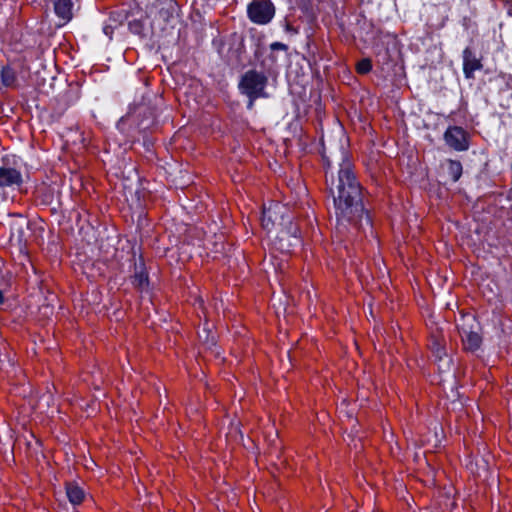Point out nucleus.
Segmentation results:
<instances>
[{"mask_svg": "<svg viewBox=\"0 0 512 512\" xmlns=\"http://www.w3.org/2000/svg\"><path fill=\"white\" fill-rule=\"evenodd\" d=\"M133 285L138 288L139 290L143 291L148 287V275L147 273L141 269L140 271H137L135 275L133 276L132 280Z\"/></svg>", "mask_w": 512, "mask_h": 512, "instance_id": "16", "label": "nucleus"}, {"mask_svg": "<svg viewBox=\"0 0 512 512\" xmlns=\"http://www.w3.org/2000/svg\"><path fill=\"white\" fill-rule=\"evenodd\" d=\"M73 0H55L54 10L56 15L63 20V24L69 22L73 17Z\"/></svg>", "mask_w": 512, "mask_h": 512, "instance_id": "11", "label": "nucleus"}, {"mask_svg": "<svg viewBox=\"0 0 512 512\" xmlns=\"http://www.w3.org/2000/svg\"><path fill=\"white\" fill-rule=\"evenodd\" d=\"M326 168V184L333 198L338 223H358L365 218L370 224V217L363 206L362 187L355 175L354 165L348 151L340 145L323 149Z\"/></svg>", "mask_w": 512, "mask_h": 512, "instance_id": "1", "label": "nucleus"}, {"mask_svg": "<svg viewBox=\"0 0 512 512\" xmlns=\"http://www.w3.org/2000/svg\"><path fill=\"white\" fill-rule=\"evenodd\" d=\"M249 19L259 25L268 24L275 15V7L269 0H255L247 7Z\"/></svg>", "mask_w": 512, "mask_h": 512, "instance_id": "4", "label": "nucleus"}, {"mask_svg": "<svg viewBox=\"0 0 512 512\" xmlns=\"http://www.w3.org/2000/svg\"><path fill=\"white\" fill-rule=\"evenodd\" d=\"M203 333L205 335H202L200 332H199V338L201 340H203L204 342H206L208 345H214L215 344V339H214V336L211 337V339L209 338V333L206 329H203Z\"/></svg>", "mask_w": 512, "mask_h": 512, "instance_id": "19", "label": "nucleus"}, {"mask_svg": "<svg viewBox=\"0 0 512 512\" xmlns=\"http://www.w3.org/2000/svg\"><path fill=\"white\" fill-rule=\"evenodd\" d=\"M431 352L435 357V360L439 362V370H449L451 359L447 356L446 351L442 343L438 339H433L430 345Z\"/></svg>", "mask_w": 512, "mask_h": 512, "instance_id": "10", "label": "nucleus"}, {"mask_svg": "<svg viewBox=\"0 0 512 512\" xmlns=\"http://www.w3.org/2000/svg\"><path fill=\"white\" fill-rule=\"evenodd\" d=\"M271 50H286L287 46L280 42H274L270 45Z\"/></svg>", "mask_w": 512, "mask_h": 512, "instance_id": "20", "label": "nucleus"}, {"mask_svg": "<svg viewBox=\"0 0 512 512\" xmlns=\"http://www.w3.org/2000/svg\"><path fill=\"white\" fill-rule=\"evenodd\" d=\"M129 29L134 34H140L143 30V25L139 20H133L128 23Z\"/></svg>", "mask_w": 512, "mask_h": 512, "instance_id": "18", "label": "nucleus"}, {"mask_svg": "<svg viewBox=\"0 0 512 512\" xmlns=\"http://www.w3.org/2000/svg\"><path fill=\"white\" fill-rule=\"evenodd\" d=\"M282 210H284V207L278 203L271 204L268 208H264L261 219L263 228L269 231L275 225H284Z\"/></svg>", "mask_w": 512, "mask_h": 512, "instance_id": "7", "label": "nucleus"}, {"mask_svg": "<svg viewBox=\"0 0 512 512\" xmlns=\"http://www.w3.org/2000/svg\"><path fill=\"white\" fill-rule=\"evenodd\" d=\"M22 181V174L17 169L7 165L0 167V187L20 186Z\"/></svg>", "mask_w": 512, "mask_h": 512, "instance_id": "9", "label": "nucleus"}, {"mask_svg": "<svg viewBox=\"0 0 512 512\" xmlns=\"http://www.w3.org/2000/svg\"><path fill=\"white\" fill-rule=\"evenodd\" d=\"M257 98H249V102H248V105H247V108L248 109H252L253 106H254V101L256 100Z\"/></svg>", "mask_w": 512, "mask_h": 512, "instance_id": "21", "label": "nucleus"}, {"mask_svg": "<svg viewBox=\"0 0 512 512\" xmlns=\"http://www.w3.org/2000/svg\"><path fill=\"white\" fill-rule=\"evenodd\" d=\"M475 326L477 323L473 316L462 317V323L458 324L464 349L471 352L478 350L482 343L481 336L474 330Z\"/></svg>", "mask_w": 512, "mask_h": 512, "instance_id": "3", "label": "nucleus"}, {"mask_svg": "<svg viewBox=\"0 0 512 512\" xmlns=\"http://www.w3.org/2000/svg\"><path fill=\"white\" fill-rule=\"evenodd\" d=\"M446 144L455 151H466L470 147V136L460 126H450L444 133Z\"/></svg>", "mask_w": 512, "mask_h": 512, "instance_id": "5", "label": "nucleus"}, {"mask_svg": "<svg viewBox=\"0 0 512 512\" xmlns=\"http://www.w3.org/2000/svg\"><path fill=\"white\" fill-rule=\"evenodd\" d=\"M283 226L286 227L279 232L277 239L279 241L280 249L289 252L291 247L297 246L301 242L299 228L291 221L289 216L287 219L284 218Z\"/></svg>", "mask_w": 512, "mask_h": 512, "instance_id": "6", "label": "nucleus"}, {"mask_svg": "<svg viewBox=\"0 0 512 512\" xmlns=\"http://www.w3.org/2000/svg\"><path fill=\"white\" fill-rule=\"evenodd\" d=\"M4 303V295L3 292L0 290V304Z\"/></svg>", "mask_w": 512, "mask_h": 512, "instance_id": "22", "label": "nucleus"}, {"mask_svg": "<svg viewBox=\"0 0 512 512\" xmlns=\"http://www.w3.org/2000/svg\"><path fill=\"white\" fill-rule=\"evenodd\" d=\"M66 495L73 505L80 504L84 499V491L75 483L66 484Z\"/></svg>", "mask_w": 512, "mask_h": 512, "instance_id": "12", "label": "nucleus"}, {"mask_svg": "<svg viewBox=\"0 0 512 512\" xmlns=\"http://www.w3.org/2000/svg\"><path fill=\"white\" fill-rule=\"evenodd\" d=\"M267 77L256 70L247 71L239 82L240 91L248 98H259L265 95Z\"/></svg>", "mask_w": 512, "mask_h": 512, "instance_id": "2", "label": "nucleus"}, {"mask_svg": "<svg viewBox=\"0 0 512 512\" xmlns=\"http://www.w3.org/2000/svg\"><path fill=\"white\" fill-rule=\"evenodd\" d=\"M371 69H372V64L369 59H363L357 65L358 72L362 73V74L368 73Z\"/></svg>", "mask_w": 512, "mask_h": 512, "instance_id": "17", "label": "nucleus"}, {"mask_svg": "<svg viewBox=\"0 0 512 512\" xmlns=\"http://www.w3.org/2000/svg\"><path fill=\"white\" fill-rule=\"evenodd\" d=\"M446 169L453 182H457L460 179L463 171V167L460 161L451 159L447 160Z\"/></svg>", "mask_w": 512, "mask_h": 512, "instance_id": "14", "label": "nucleus"}, {"mask_svg": "<svg viewBox=\"0 0 512 512\" xmlns=\"http://www.w3.org/2000/svg\"><path fill=\"white\" fill-rule=\"evenodd\" d=\"M125 18H126V16L123 15L122 13H118V12L111 13V15L108 19V23H106L105 26L103 27V32L105 33V35H107L109 38H111L114 30L119 25H121L123 23Z\"/></svg>", "mask_w": 512, "mask_h": 512, "instance_id": "13", "label": "nucleus"}, {"mask_svg": "<svg viewBox=\"0 0 512 512\" xmlns=\"http://www.w3.org/2000/svg\"><path fill=\"white\" fill-rule=\"evenodd\" d=\"M463 73L466 79H474L475 71L481 70L483 64L481 59L477 57L476 53L469 47L463 51Z\"/></svg>", "mask_w": 512, "mask_h": 512, "instance_id": "8", "label": "nucleus"}, {"mask_svg": "<svg viewBox=\"0 0 512 512\" xmlns=\"http://www.w3.org/2000/svg\"><path fill=\"white\" fill-rule=\"evenodd\" d=\"M1 81L6 87H14L16 83V73L10 67H3L1 71Z\"/></svg>", "mask_w": 512, "mask_h": 512, "instance_id": "15", "label": "nucleus"}]
</instances>
